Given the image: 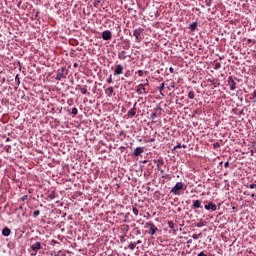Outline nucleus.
<instances>
[{
	"label": "nucleus",
	"mask_w": 256,
	"mask_h": 256,
	"mask_svg": "<svg viewBox=\"0 0 256 256\" xmlns=\"http://www.w3.org/2000/svg\"><path fill=\"white\" fill-rule=\"evenodd\" d=\"M181 191H185V184L183 182H177L170 190L172 195H181Z\"/></svg>",
	"instance_id": "obj_1"
},
{
	"label": "nucleus",
	"mask_w": 256,
	"mask_h": 256,
	"mask_svg": "<svg viewBox=\"0 0 256 256\" xmlns=\"http://www.w3.org/2000/svg\"><path fill=\"white\" fill-rule=\"evenodd\" d=\"M67 75H69V70L66 67H62L58 69L56 74V81H61L62 79H67Z\"/></svg>",
	"instance_id": "obj_2"
},
{
	"label": "nucleus",
	"mask_w": 256,
	"mask_h": 256,
	"mask_svg": "<svg viewBox=\"0 0 256 256\" xmlns=\"http://www.w3.org/2000/svg\"><path fill=\"white\" fill-rule=\"evenodd\" d=\"M143 29L142 28H138L133 30V35L136 39L137 43H141L143 41V37L141 35H143Z\"/></svg>",
	"instance_id": "obj_3"
},
{
	"label": "nucleus",
	"mask_w": 256,
	"mask_h": 256,
	"mask_svg": "<svg viewBox=\"0 0 256 256\" xmlns=\"http://www.w3.org/2000/svg\"><path fill=\"white\" fill-rule=\"evenodd\" d=\"M136 93H138V95H147V93H149V88H147L146 86H144L143 84H139L136 87Z\"/></svg>",
	"instance_id": "obj_4"
},
{
	"label": "nucleus",
	"mask_w": 256,
	"mask_h": 256,
	"mask_svg": "<svg viewBox=\"0 0 256 256\" xmlns=\"http://www.w3.org/2000/svg\"><path fill=\"white\" fill-rule=\"evenodd\" d=\"M146 227H149L150 235H155V233H157V231H159V229L151 221L146 222Z\"/></svg>",
	"instance_id": "obj_5"
},
{
	"label": "nucleus",
	"mask_w": 256,
	"mask_h": 256,
	"mask_svg": "<svg viewBox=\"0 0 256 256\" xmlns=\"http://www.w3.org/2000/svg\"><path fill=\"white\" fill-rule=\"evenodd\" d=\"M228 85L230 87V91H235V89H237V83L233 79V76L228 77Z\"/></svg>",
	"instance_id": "obj_6"
},
{
	"label": "nucleus",
	"mask_w": 256,
	"mask_h": 256,
	"mask_svg": "<svg viewBox=\"0 0 256 256\" xmlns=\"http://www.w3.org/2000/svg\"><path fill=\"white\" fill-rule=\"evenodd\" d=\"M112 37L113 34L111 33V31L105 30L104 32H102V39L104 41H111Z\"/></svg>",
	"instance_id": "obj_7"
},
{
	"label": "nucleus",
	"mask_w": 256,
	"mask_h": 256,
	"mask_svg": "<svg viewBox=\"0 0 256 256\" xmlns=\"http://www.w3.org/2000/svg\"><path fill=\"white\" fill-rule=\"evenodd\" d=\"M207 204H205L206 211H217V205L213 202L206 201Z\"/></svg>",
	"instance_id": "obj_8"
},
{
	"label": "nucleus",
	"mask_w": 256,
	"mask_h": 256,
	"mask_svg": "<svg viewBox=\"0 0 256 256\" xmlns=\"http://www.w3.org/2000/svg\"><path fill=\"white\" fill-rule=\"evenodd\" d=\"M43 247L41 246V242H35L34 244L31 245L32 251L34 253L32 255H37V251L41 250Z\"/></svg>",
	"instance_id": "obj_9"
},
{
	"label": "nucleus",
	"mask_w": 256,
	"mask_h": 256,
	"mask_svg": "<svg viewBox=\"0 0 256 256\" xmlns=\"http://www.w3.org/2000/svg\"><path fill=\"white\" fill-rule=\"evenodd\" d=\"M161 113V106H158L154 109V112L150 115V119L155 120L157 119V115Z\"/></svg>",
	"instance_id": "obj_10"
},
{
	"label": "nucleus",
	"mask_w": 256,
	"mask_h": 256,
	"mask_svg": "<svg viewBox=\"0 0 256 256\" xmlns=\"http://www.w3.org/2000/svg\"><path fill=\"white\" fill-rule=\"evenodd\" d=\"M123 65L118 64L115 66L114 75H123Z\"/></svg>",
	"instance_id": "obj_11"
},
{
	"label": "nucleus",
	"mask_w": 256,
	"mask_h": 256,
	"mask_svg": "<svg viewBox=\"0 0 256 256\" xmlns=\"http://www.w3.org/2000/svg\"><path fill=\"white\" fill-rule=\"evenodd\" d=\"M168 227L169 229H171L173 231V234L176 235L177 234V229L178 226L176 224L173 223V221H168Z\"/></svg>",
	"instance_id": "obj_12"
},
{
	"label": "nucleus",
	"mask_w": 256,
	"mask_h": 256,
	"mask_svg": "<svg viewBox=\"0 0 256 256\" xmlns=\"http://www.w3.org/2000/svg\"><path fill=\"white\" fill-rule=\"evenodd\" d=\"M145 149L143 147H137L134 150V157H139L141 156L142 153H144Z\"/></svg>",
	"instance_id": "obj_13"
},
{
	"label": "nucleus",
	"mask_w": 256,
	"mask_h": 256,
	"mask_svg": "<svg viewBox=\"0 0 256 256\" xmlns=\"http://www.w3.org/2000/svg\"><path fill=\"white\" fill-rule=\"evenodd\" d=\"M77 89H79L82 95H87V85H77Z\"/></svg>",
	"instance_id": "obj_14"
},
{
	"label": "nucleus",
	"mask_w": 256,
	"mask_h": 256,
	"mask_svg": "<svg viewBox=\"0 0 256 256\" xmlns=\"http://www.w3.org/2000/svg\"><path fill=\"white\" fill-rule=\"evenodd\" d=\"M113 93H115L113 86H110L105 90V94L107 95V97H113Z\"/></svg>",
	"instance_id": "obj_15"
},
{
	"label": "nucleus",
	"mask_w": 256,
	"mask_h": 256,
	"mask_svg": "<svg viewBox=\"0 0 256 256\" xmlns=\"http://www.w3.org/2000/svg\"><path fill=\"white\" fill-rule=\"evenodd\" d=\"M2 235H4V237H9L11 235V229H9V227H5L2 230Z\"/></svg>",
	"instance_id": "obj_16"
},
{
	"label": "nucleus",
	"mask_w": 256,
	"mask_h": 256,
	"mask_svg": "<svg viewBox=\"0 0 256 256\" xmlns=\"http://www.w3.org/2000/svg\"><path fill=\"white\" fill-rule=\"evenodd\" d=\"M201 203H202L201 200H194L193 201V208L194 209H201V207H202Z\"/></svg>",
	"instance_id": "obj_17"
},
{
	"label": "nucleus",
	"mask_w": 256,
	"mask_h": 256,
	"mask_svg": "<svg viewBox=\"0 0 256 256\" xmlns=\"http://www.w3.org/2000/svg\"><path fill=\"white\" fill-rule=\"evenodd\" d=\"M154 163H157V168L158 169H159V167L165 165V161L161 157L158 160H154Z\"/></svg>",
	"instance_id": "obj_18"
},
{
	"label": "nucleus",
	"mask_w": 256,
	"mask_h": 256,
	"mask_svg": "<svg viewBox=\"0 0 256 256\" xmlns=\"http://www.w3.org/2000/svg\"><path fill=\"white\" fill-rule=\"evenodd\" d=\"M128 115L130 117H135V115H137V108H131L129 111H128Z\"/></svg>",
	"instance_id": "obj_19"
},
{
	"label": "nucleus",
	"mask_w": 256,
	"mask_h": 256,
	"mask_svg": "<svg viewBox=\"0 0 256 256\" xmlns=\"http://www.w3.org/2000/svg\"><path fill=\"white\" fill-rule=\"evenodd\" d=\"M130 48H131V44L129 43V41H125L123 44V49H125L126 51H129Z\"/></svg>",
	"instance_id": "obj_20"
},
{
	"label": "nucleus",
	"mask_w": 256,
	"mask_h": 256,
	"mask_svg": "<svg viewBox=\"0 0 256 256\" xmlns=\"http://www.w3.org/2000/svg\"><path fill=\"white\" fill-rule=\"evenodd\" d=\"M125 50L121 51L118 55L119 59L125 60L127 58Z\"/></svg>",
	"instance_id": "obj_21"
},
{
	"label": "nucleus",
	"mask_w": 256,
	"mask_h": 256,
	"mask_svg": "<svg viewBox=\"0 0 256 256\" xmlns=\"http://www.w3.org/2000/svg\"><path fill=\"white\" fill-rule=\"evenodd\" d=\"M55 197H57V194L55 193V191H51L48 194V199H55Z\"/></svg>",
	"instance_id": "obj_22"
},
{
	"label": "nucleus",
	"mask_w": 256,
	"mask_h": 256,
	"mask_svg": "<svg viewBox=\"0 0 256 256\" xmlns=\"http://www.w3.org/2000/svg\"><path fill=\"white\" fill-rule=\"evenodd\" d=\"M132 211L134 213V215H139V209H137V204H135L134 206H132Z\"/></svg>",
	"instance_id": "obj_23"
},
{
	"label": "nucleus",
	"mask_w": 256,
	"mask_h": 256,
	"mask_svg": "<svg viewBox=\"0 0 256 256\" xmlns=\"http://www.w3.org/2000/svg\"><path fill=\"white\" fill-rule=\"evenodd\" d=\"M189 29H191V31H195V29H197V22L191 23Z\"/></svg>",
	"instance_id": "obj_24"
},
{
	"label": "nucleus",
	"mask_w": 256,
	"mask_h": 256,
	"mask_svg": "<svg viewBox=\"0 0 256 256\" xmlns=\"http://www.w3.org/2000/svg\"><path fill=\"white\" fill-rule=\"evenodd\" d=\"M189 99H195V92L193 90L188 92Z\"/></svg>",
	"instance_id": "obj_25"
},
{
	"label": "nucleus",
	"mask_w": 256,
	"mask_h": 256,
	"mask_svg": "<svg viewBox=\"0 0 256 256\" xmlns=\"http://www.w3.org/2000/svg\"><path fill=\"white\" fill-rule=\"evenodd\" d=\"M196 227H199V228L205 227V221L200 220V221L196 224Z\"/></svg>",
	"instance_id": "obj_26"
},
{
	"label": "nucleus",
	"mask_w": 256,
	"mask_h": 256,
	"mask_svg": "<svg viewBox=\"0 0 256 256\" xmlns=\"http://www.w3.org/2000/svg\"><path fill=\"white\" fill-rule=\"evenodd\" d=\"M144 87H147L149 88V80L148 79H145V80H142V84Z\"/></svg>",
	"instance_id": "obj_27"
},
{
	"label": "nucleus",
	"mask_w": 256,
	"mask_h": 256,
	"mask_svg": "<svg viewBox=\"0 0 256 256\" xmlns=\"http://www.w3.org/2000/svg\"><path fill=\"white\" fill-rule=\"evenodd\" d=\"M51 255H54V256H66L65 253H63L62 251H58L57 253L56 252L51 253Z\"/></svg>",
	"instance_id": "obj_28"
},
{
	"label": "nucleus",
	"mask_w": 256,
	"mask_h": 256,
	"mask_svg": "<svg viewBox=\"0 0 256 256\" xmlns=\"http://www.w3.org/2000/svg\"><path fill=\"white\" fill-rule=\"evenodd\" d=\"M165 89V83H162L159 87L160 95H163V90Z\"/></svg>",
	"instance_id": "obj_29"
},
{
	"label": "nucleus",
	"mask_w": 256,
	"mask_h": 256,
	"mask_svg": "<svg viewBox=\"0 0 256 256\" xmlns=\"http://www.w3.org/2000/svg\"><path fill=\"white\" fill-rule=\"evenodd\" d=\"M128 247H129V249H130L131 251H133V250L135 249V247H137V244H135V243H130Z\"/></svg>",
	"instance_id": "obj_30"
},
{
	"label": "nucleus",
	"mask_w": 256,
	"mask_h": 256,
	"mask_svg": "<svg viewBox=\"0 0 256 256\" xmlns=\"http://www.w3.org/2000/svg\"><path fill=\"white\" fill-rule=\"evenodd\" d=\"M39 215H41V211L35 210V211L33 212V217H39Z\"/></svg>",
	"instance_id": "obj_31"
},
{
	"label": "nucleus",
	"mask_w": 256,
	"mask_h": 256,
	"mask_svg": "<svg viewBox=\"0 0 256 256\" xmlns=\"http://www.w3.org/2000/svg\"><path fill=\"white\" fill-rule=\"evenodd\" d=\"M72 115H77V113H79V110H77L76 107L72 108Z\"/></svg>",
	"instance_id": "obj_32"
},
{
	"label": "nucleus",
	"mask_w": 256,
	"mask_h": 256,
	"mask_svg": "<svg viewBox=\"0 0 256 256\" xmlns=\"http://www.w3.org/2000/svg\"><path fill=\"white\" fill-rule=\"evenodd\" d=\"M213 147H214V149H219V147H221V144L219 142H215L213 144Z\"/></svg>",
	"instance_id": "obj_33"
},
{
	"label": "nucleus",
	"mask_w": 256,
	"mask_h": 256,
	"mask_svg": "<svg viewBox=\"0 0 256 256\" xmlns=\"http://www.w3.org/2000/svg\"><path fill=\"white\" fill-rule=\"evenodd\" d=\"M15 82L17 83V85L21 84V80L19 79V75H16Z\"/></svg>",
	"instance_id": "obj_34"
},
{
	"label": "nucleus",
	"mask_w": 256,
	"mask_h": 256,
	"mask_svg": "<svg viewBox=\"0 0 256 256\" xmlns=\"http://www.w3.org/2000/svg\"><path fill=\"white\" fill-rule=\"evenodd\" d=\"M101 3V0H95L93 5L94 7H98V5Z\"/></svg>",
	"instance_id": "obj_35"
},
{
	"label": "nucleus",
	"mask_w": 256,
	"mask_h": 256,
	"mask_svg": "<svg viewBox=\"0 0 256 256\" xmlns=\"http://www.w3.org/2000/svg\"><path fill=\"white\" fill-rule=\"evenodd\" d=\"M221 67V64L218 62L215 64L214 69L215 71H218V69Z\"/></svg>",
	"instance_id": "obj_36"
},
{
	"label": "nucleus",
	"mask_w": 256,
	"mask_h": 256,
	"mask_svg": "<svg viewBox=\"0 0 256 256\" xmlns=\"http://www.w3.org/2000/svg\"><path fill=\"white\" fill-rule=\"evenodd\" d=\"M107 83H113V75H110L107 79Z\"/></svg>",
	"instance_id": "obj_37"
},
{
	"label": "nucleus",
	"mask_w": 256,
	"mask_h": 256,
	"mask_svg": "<svg viewBox=\"0 0 256 256\" xmlns=\"http://www.w3.org/2000/svg\"><path fill=\"white\" fill-rule=\"evenodd\" d=\"M138 75L139 77H143V75H145V72L143 70H139Z\"/></svg>",
	"instance_id": "obj_38"
},
{
	"label": "nucleus",
	"mask_w": 256,
	"mask_h": 256,
	"mask_svg": "<svg viewBox=\"0 0 256 256\" xmlns=\"http://www.w3.org/2000/svg\"><path fill=\"white\" fill-rule=\"evenodd\" d=\"M200 235H201V233L200 234H193L192 239L197 240V239H199Z\"/></svg>",
	"instance_id": "obj_39"
},
{
	"label": "nucleus",
	"mask_w": 256,
	"mask_h": 256,
	"mask_svg": "<svg viewBox=\"0 0 256 256\" xmlns=\"http://www.w3.org/2000/svg\"><path fill=\"white\" fill-rule=\"evenodd\" d=\"M119 137H125V131L124 130L119 132Z\"/></svg>",
	"instance_id": "obj_40"
},
{
	"label": "nucleus",
	"mask_w": 256,
	"mask_h": 256,
	"mask_svg": "<svg viewBox=\"0 0 256 256\" xmlns=\"http://www.w3.org/2000/svg\"><path fill=\"white\" fill-rule=\"evenodd\" d=\"M211 3H213V0H208V1L206 2L207 7H211Z\"/></svg>",
	"instance_id": "obj_41"
},
{
	"label": "nucleus",
	"mask_w": 256,
	"mask_h": 256,
	"mask_svg": "<svg viewBox=\"0 0 256 256\" xmlns=\"http://www.w3.org/2000/svg\"><path fill=\"white\" fill-rule=\"evenodd\" d=\"M212 85H213L214 87H216V85H217V79H212Z\"/></svg>",
	"instance_id": "obj_42"
},
{
	"label": "nucleus",
	"mask_w": 256,
	"mask_h": 256,
	"mask_svg": "<svg viewBox=\"0 0 256 256\" xmlns=\"http://www.w3.org/2000/svg\"><path fill=\"white\" fill-rule=\"evenodd\" d=\"M248 187H249V189H255L256 188V184H250Z\"/></svg>",
	"instance_id": "obj_43"
},
{
	"label": "nucleus",
	"mask_w": 256,
	"mask_h": 256,
	"mask_svg": "<svg viewBox=\"0 0 256 256\" xmlns=\"http://www.w3.org/2000/svg\"><path fill=\"white\" fill-rule=\"evenodd\" d=\"M197 256H207L204 251L200 252Z\"/></svg>",
	"instance_id": "obj_44"
},
{
	"label": "nucleus",
	"mask_w": 256,
	"mask_h": 256,
	"mask_svg": "<svg viewBox=\"0 0 256 256\" xmlns=\"http://www.w3.org/2000/svg\"><path fill=\"white\" fill-rule=\"evenodd\" d=\"M181 147H182L181 144H178V145H176V146L174 147V149H175V150L181 149Z\"/></svg>",
	"instance_id": "obj_45"
},
{
	"label": "nucleus",
	"mask_w": 256,
	"mask_h": 256,
	"mask_svg": "<svg viewBox=\"0 0 256 256\" xmlns=\"http://www.w3.org/2000/svg\"><path fill=\"white\" fill-rule=\"evenodd\" d=\"M162 179H169V175L168 174L162 175Z\"/></svg>",
	"instance_id": "obj_46"
},
{
	"label": "nucleus",
	"mask_w": 256,
	"mask_h": 256,
	"mask_svg": "<svg viewBox=\"0 0 256 256\" xmlns=\"http://www.w3.org/2000/svg\"><path fill=\"white\" fill-rule=\"evenodd\" d=\"M169 71H170V73H175V69H173V67H170Z\"/></svg>",
	"instance_id": "obj_47"
},
{
	"label": "nucleus",
	"mask_w": 256,
	"mask_h": 256,
	"mask_svg": "<svg viewBox=\"0 0 256 256\" xmlns=\"http://www.w3.org/2000/svg\"><path fill=\"white\" fill-rule=\"evenodd\" d=\"M252 97L255 99L256 98V90L253 91Z\"/></svg>",
	"instance_id": "obj_48"
},
{
	"label": "nucleus",
	"mask_w": 256,
	"mask_h": 256,
	"mask_svg": "<svg viewBox=\"0 0 256 256\" xmlns=\"http://www.w3.org/2000/svg\"><path fill=\"white\" fill-rule=\"evenodd\" d=\"M224 167L227 169L229 167V161L225 162Z\"/></svg>",
	"instance_id": "obj_49"
},
{
	"label": "nucleus",
	"mask_w": 256,
	"mask_h": 256,
	"mask_svg": "<svg viewBox=\"0 0 256 256\" xmlns=\"http://www.w3.org/2000/svg\"><path fill=\"white\" fill-rule=\"evenodd\" d=\"M73 67H74V69H77V67H79V64L74 63Z\"/></svg>",
	"instance_id": "obj_50"
},
{
	"label": "nucleus",
	"mask_w": 256,
	"mask_h": 256,
	"mask_svg": "<svg viewBox=\"0 0 256 256\" xmlns=\"http://www.w3.org/2000/svg\"><path fill=\"white\" fill-rule=\"evenodd\" d=\"M132 109H137V102H135L134 104H133V108Z\"/></svg>",
	"instance_id": "obj_51"
},
{
	"label": "nucleus",
	"mask_w": 256,
	"mask_h": 256,
	"mask_svg": "<svg viewBox=\"0 0 256 256\" xmlns=\"http://www.w3.org/2000/svg\"><path fill=\"white\" fill-rule=\"evenodd\" d=\"M136 245H141V240H137V242H135Z\"/></svg>",
	"instance_id": "obj_52"
},
{
	"label": "nucleus",
	"mask_w": 256,
	"mask_h": 256,
	"mask_svg": "<svg viewBox=\"0 0 256 256\" xmlns=\"http://www.w3.org/2000/svg\"><path fill=\"white\" fill-rule=\"evenodd\" d=\"M187 243H188V244L193 243V239H189V240L187 241Z\"/></svg>",
	"instance_id": "obj_53"
},
{
	"label": "nucleus",
	"mask_w": 256,
	"mask_h": 256,
	"mask_svg": "<svg viewBox=\"0 0 256 256\" xmlns=\"http://www.w3.org/2000/svg\"><path fill=\"white\" fill-rule=\"evenodd\" d=\"M248 43H253V40L252 39H248Z\"/></svg>",
	"instance_id": "obj_54"
},
{
	"label": "nucleus",
	"mask_w": 256,
	"mask_h": 256,
	"mask_svg": "<svg viewBox=\"0 0 256 256\" xmlns=\"http://www.w3.org/2000/svg\"><path fill=\"white\" fill-rule=\"evenodd\" d=\"M27 199V196H23L22 201H25Z\"/></svg>",
	"instance_id": "obj_55"
},
{
	"label": "nucleus",
	"mask_w": 256,
	"mask_h": 256,
	"mask_svg": "<svg viewBox=\"0 0 256 256\" xmlns=\"http://www.w3.org/2000/svg\"><path fill=\"white\" fill-rule=\"evenodd\" d=\"M160 173H162V175L165 173V170H160Z\"/></svg>",
	"instance_id": "obj_56"
},
{
	"label": "nucleus",
	"mask_w": 256,
	"mask_h": 256,
	"mask_svg": "<svg viewBox=\"0 0 256 256\" xmlns=\"http://www.w3.org/2000/svg\"><path fill=\"white\" fill-rule=\"evenodd\" d=\"M251 197H252V199H254L255 198V194H251Z\"/></svg>",
	"instance_id": "obj_57"
},
{
	"label": "nucleus",
	"mask_w": 256,
	"mask_h": 256,
	"mask_svg": "<svg viewBox=\"0 0 256 256\" xmlns=\"http://www.w3.org/2000/svg\"><path fill=\"white\" fill-rule=\"evenodd\" d=\"M142 163H144V164H145V163H148V161H147V160H144V161H142Z\"/></svg>",
	"instance_id": "obj_58"
},
{
	"label": "nucleus",
	"mask_w": 256,
	"mask_h": 256,
	"mask_svg": "<svg viewBox=\"0 0 256 256\" xmlns=\"http://www.w3.org/2000/svg\"><path fill=\"white\" fill-rule=\"evenodd\" d=\"M219 60L222 61V60H223V57L220 56V57H219Z\"/></svg>",
	"instance_id": "obj_59"
},
{
	"label": "nucleus",
	"mask_w": 256,
	"mask_h": 256,
	"mask_svg": "<svg viewBox=\"0 0 256 256\" xmlns=\"http://www.w3.org/2000/svg\"><path fill=\"white\" fill-rule=\"evenodd\" d=\"M212 81H213V80H211V79H208V82H209V83H212Z\"/></svg>",
	"instance_id": "obj_60"
},
{
	"label": "nucleus",
	"mask_w": 256,
	"mask_h": 256,
	"mask_svg": "<svg viewBox=\"0 0 256 256\" xmlns=\"http://www.w3.org/2000/svg\"><path fill=\"white\" fill-rule=\"evenodd\" d=\"M19 209L23 210V206H19Z\"/></svg>",
	"instance_id": "obj_61"
},
{
	"label": "nucleus",
	"mask_w": 256,
	"mask_h": 256,
	"mask_svg": "<svg viewBox=\"0 0 256 256\" xmlns=\"http://www.w3.org/2000/svg\"><path fill=\"white\" fill-rule=\"evenodd\" d=\"M6 141H10V139H9V138H7V139H6Z\"/></svg>",
	"instance_id": "obj_62"
},
{
	"label": "nucleus",
	"mask_w": 256,
	"mask_h": 256,
	"mask_svg": "<svg viewBox=\"0 0 256 256\" xmlns=\"http://www.w3.org/2000/svg\"><path fill=\"white\" fill-rule=\"evenodd\" d=\"M220 165H223V162H220Z\"/></svg>",
	"instance_id": "obj_63"
},
{
	"label": "nucleus",
	"mask_w": 256,
	"mask_h": 256,
	"mask_svg": "<svg viewBox=\"0 0 256 256\" xmlns=\"http://www.w3.org/2000/svg\"><path fill=\"white\" fill-rule=\"evenodd\" d=\"M151 141H155V139H151Z\"/></svg>",
	"instance_id": "obj_64"
}]
</instances>
